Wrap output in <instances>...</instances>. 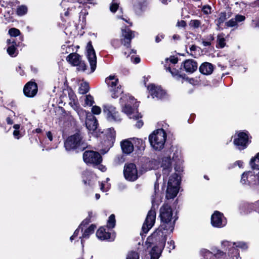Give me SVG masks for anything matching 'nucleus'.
<instances>
[{
    "instance_id": "nucleus-56",
    "label": "nucleus",
    "mask_w": 259,
    "mask_h": 259,
    "mask_svg": "<svg viewBox=\"0 0 259 259\" xmlns=\"http://www.w3.org/2000/svg\"><path fill=\"white\" fill-rule=\"evenodd\" d=\"M140 58H138V57H136V58H135V59H134V63H139V62H140Z\"/></svg>"
},
{
    "instance_id": "nucleus-26",
    "label": "nucleus",
    "mask_w": 259,
    "mask_h": 259,
    "mask_svg": "<svg viewBox=\"0 0 259 259\" xmlns=\"http://www.w3.org/2000/svg\"><path fill=\"white\" fill-rule=\"evenodd\" d=\"M96 228V226L95 224L91 225L89 228L86 229L83 233L82 234L81 237L80 238H89L91 234L94 233L95 229Z\"/></svg>"
},
{
    "instance_id": "nucleus-47",
    "label": "nucleus",
    "mask_w": 259,
    "mask_h": 259,
    "mask_svg": "<svg viewBox=\"0 0 259 259\" xmlns=\"http://www.w3.org/2000/svg\"><path fill=\"white\" fill-rule=\"evenodd\" d=\"M251 174L250 172H244L243 174L242 175V178H241V182L243 183V184H245L246 183V181L247 179V177H248V176Z\"/></svg>"
},
{
    "instance_id": "nucleus-32",
    "label": "nucleus",
    "mask_w": 259,
    "mask_h": 259,
    "mask_svg": "<svg viewBox=\"0 0 259 259\" xmlns=\"http://www.w3.org/2000/svg\"><path fill=\"white\" fill-rule=\"evenodd\" d=\"M92 212L90 211L89 213L88 217L81 222V223L80 224V225L79 226H80V227H81L82 226H85L88 225L90 223H91V218L92 217Z\"/></svg>"
},
{
    "instance_id": "nucleus-50",
    "label": "nucleus",
    "mask_w": 259,
    "mask_h": 259,
    "mask_svg": "<svg viewBox=\"0 0 259 259\" xmlns=\"http://www.w3.org/2000/svg\"><path fill=\"white\" fill-rule=\"evenodd\" d=\"M78 65H79L80 70L84 71L86 69V65L83 62H81V61H80V63Z\"/></svg>"
},
{
    "instance_id": "nucleus-35",
    "label": "nucleus",
    "mask_w": 259,
    "mask_h": 259,
    "mask_svg": "<svg viewBox=\"0 0 259 259\" xmlns=\"http://www.w3.org/2000/svg\"><path fill=\"white\" fill-rule=\"evenodd\" d=\"M84 101H85V104L88 106L92 105V104L94 102L93 97L90 95H88V96H85Z\"/></svg>"
},
{
    "instance_id": "nucleus-22",
    "label": "nucleus",
    "mask_w": 259,
    "mask_h": 259,
    "mask_svg": "<svg viewBox=\"0 0 259 259\" xmlns=\"http://www.w3.org/2000/svg\"><path fill=\"white\" fill-rule=\"evenodd\" d=\"M121 146L124 153L129 154L134 150L133 144L128 140L123 141L121 143Z\"/></svg>"
},
{
    "instance_id": "nucleus-8",
    "label": "nucleus",
    "mask_w": 259,
    "mask_h": 259,
    "mask_svg": "<svg viewBox=\"0 0 259 259\" xmlns=\"http://www.w3.org/2000/svg\"><path fill=\"white\" fill-rule=\"evenodd\" d=\"M105 81L110 88V91L112 93L111 96L113 98L117 97L119 95L122 93L120 87L119 86L117 88L115 87L117 85L118 79L115 76H109L106 78Z\"/></svg>"
},
{
    "instance_id": "nucleus-46",
    "label": "nucleus",
    "mask_w": 259,
    "mask_h": 259,
    "mask_svg": "<svg viewBox=\"0 0 259 259\" xmlns=\"http://www.w3.org/2000/svg\"><path fill=\"white\" fill-rule=\"evenodd\" d=\"M235 20L236 21V23L238 22H241L243 21L245 19V17L244 16L241 15H237L235 16Z\"/></svg>"
},
{
    "instance_id": "nucleus-42",
    "label": "nucleus",
    "mask_w": 259,
    "mask_h": 259,
    "mask_svg": "<svg viewBox=\"0 0 259 259\" xmlns=\"http://www.w3.org/2000/svg\"><path fill=\"white\" fill-rule=\"evenodd\" d=\"M92 111L95 114H99L101 112V109L99 106H94L92 108Z\"/></svg>"
},
{
    "instance_id": "nucleus-44",
    "label": "nucleus",
    "mask_w": 259,
    "mask_h": 259,
    "mask_svg": "<svg viewBox=\"0 0 259 259\" xmlns=\"http://www.w3.org/2000/svg\"><path fill=\"white\" fill-rule=\"evenodd\" d=\"M110 188V185L108 184L107 183H102L101 185L100 189L101 190L103 191H107L108 189Z\"/></svg>"
},
{
    "instance_id": "nucleus-31",
    "label": "nucleus",
    "mask_w": 259,
    "mask_h": 259,
    "mask_svg": "<svg viewBox=\"0 0 259 259\" xmlns=\"http://www.w3.org/2000/svg\"><path fill=\"white\" fill-rule=\"evenodd\" d=\"M27 12V8L26 7L24 6H21L18 8L17 9V14L19 15H23L25 14Z\"/></svg>"
},
{
    "instance_id": "nucleus-5",
    "label": "nucleus",
    "mask_w": 259,
    "mask_h": 259,
    "mask_svg": "<svg viewBox=\"0 0 259 259\" xmlns=\"http://www.w3.org/2000/svg\"><path fill=\"white\" fill-rule=\"evenodd\" d=\"M180 180V177L178 173L175 172L170 176L166 191L167 198L171 199L176 196L179 190Z\"/></svg>"
},
{
    "instance_id": "nucleus-48",
    "label": "nucleus",
    "mask_w": 259,
    "mask_h": 259,
    "mask_svg": "<svg viewBox=\"0 0 259 259\" xmlns=\"http://www.w3.org/2000/svg\"><path fill=\"white\" fill-rule=\"evenodd\" d=\"M225 254V253L224 251L221 250H217L216 252L214 253V256L216 257L219 258L223 256Z\"/></svg>"
},
{
    "instance_id": "nucleus-63",
    "label": "nucleus",
    "mask_w": 259,
    "mask_h": 259,
    "mask_svg": "<svg viewBox=\"0 0 259 259\" xmlns=\"http://www.w3.org/2000/svg\"><path fill=\"white\" fill-rule=\"evenodd\" d=\"M258 180H259V172L256 175Z\"/></svg>"
},
{
    "instance_id": "nucleus-27",
    "label": "nucleus",
    "mask_w": 259,
    "mask_h": 259,
    "mask_svg": "<svg viewBox=\"0 0 259 259\" xmlns=\"http://www.w3.org/2000/svg\"><path fill=\"white\" fill-rule=\"evenodd\" d=\"M116 225L115 216L114 214H111L108 218L107 225L105 226L108 230H111L115 227Z\"/></svg>"
},
{
    "instance_id": "nucleus-49",
    "label": "nucleus",
    "mask_w": 259,
    "mask_h": 259,
    "mask_svg": "<svg viewBox=\"0 0 259 259\" xmlns=\"http://www.w3.org/2000/svg\"><path fill=\"white\" fill-rule=\"evenodd\" d=\"M186 25V22L183 21V20H181L180 21H178V23H177V26L179 27H185Z\"/></svg>"
},
{
    "instance_id": "nucleus-14",
    "label": "nucleus",
    "mask_w": 259,
    "mask_h": 259,
    "mask_svg": "<svg viewBox=\"0 0 259 259\" xmlns=\"http://www.w3.org/2000/svg\"><path fill=\"white\" fill-rule=\"evenodd\" d=\"M88 58L90 64L91 72H94L96 67L97 58L91 42L88 45Z\"/></svg>"
},
{
    "instance_id": "nucleus-37",
    "label": "nucleus",
    "mask_w": 259,
    "mask_h": 259,
    "mask_svg": "<svg viewBox=\"0 0 259 259\" xmlns=\"http://www.w3.org/2000/svg\"><path fill=\"white\" fill-rule=\"evenodd\" d=\"M218 44L221 48H223L225 46V38L219 35L218 38Z\"/></svg>"
},
{
    "instance_id": "nucleus-2",
    "label": "nucleus",
    "mask_w": 259,
    "mask_h": 259,
    "mask_svg": "<svg viewBox=\"0 0 259 259\" xmlns=\"http://www.w3.org/2000/svg\"><path fill=\"white\" fill-rule=\"evenodd\" d=\"M160 225L158 228L169 234L172 233L175 228V222L178 217H175L174 220L172 222L173 211H160Z\"/></svg>"
},
{
    "instance_id": "nucleus-1",
    "label": "nucleus",
    "mask_w": 259,
    "mask_h": 259,
    "mask_svg": "<svg viewBox=\"0 0 259 259\" xmlns=\"http://www.w3.org/2000/svg\"><path fill=\"white\" fill-rule=\"evenodd\" d=\"M168 234L158 228L148 237L145 244L146 249L151 248L149 252L150 259L159 258L165 247Z\"/></svg>"
},
{
    "instance_id": "nucleus-24",
    "label": "nucleus",
    "mask_w": 259,
    "mask_h": 259,
    "mask_svg": "<svg viewBox=\"0 0 259 259\" xmlns=\"http://www.w3.org/2000/svg\"><path fill=\"white\" fill-rule=\"evenodd\" d=\"M199 70L204 74H210L213 71V66L210 63L206 62L200 66Z\"/></svg>"
},
{
    "instance_id": "nucleus-38",
    "label": "nucleus",
    "mask_w": 259,
    "mask_h": 259,
    "mask_svg": "<svg viewBox=\"0 0 259 259\" xmlns=\"http://www.w3.org/2000/svg\"><path fill=\"white\" fill-rule=\"evenodd\" d=\"M118 8V4L114 2L113 1L111 4V6L110 7V10L112 12H115L116 11Z\"/></svg>"
},
{
    "instance_id": "nucleus-11",
    "label": "nucleus",
    "mask_w": 259,
    "mask_h": 259,
    "mask_svg": "<svg viewBox=\"0 0 259 259\" xmlns=\"http://www.w3.org/2000/svg\"><path fill=\"white\" fill-rule=\"evenodd\" d=\"M83 158L87 163L99 164L102 161L100 154L93 151H85L83 153Z\"/></svg>"
},
{
    "instance_id": "nucleus-39",
    "label": "nucleus",
    "mask_w": 259,
    "mask_h": 259,
    "mask_svg": "<svg viewBox=\"0 0 259 259\" xmlns=\"http://www.w3.org/2000/svg\"><path fill=\"white\" fill-rule=\"evenodd\" d=\"M200 24V22L197 20H191L189 23V25L194 28H197Z\"/></svg>"
},
{
    "instance_id": "nucleus-4",
    "label": "nucleus",
    "mask_w": 259,
    "mask_h": 259,
    "mask_svg": "<svg viewBox=\"0 0 259 259\" xmlns=\"http://www.w3.org/2000/svg\"><path fill=\"white\" fill-rule=\"evenodd\" d=\"M151 146L156 150H160L164 147L166 140V134L163 130L154 131L149 137Z\"/></svg>"
},
{
    "instance_id": "nucleus-51",
    "label": "nucleus",
    "mask_w": 259,
    "mask_h": 259,
    "mask_svg": "<svg viewBox=\"0 0 259 259\" xmlns=\"http://www.w3.org/2000/svg\"><path fill=\"white\" fill-rule=\"evenodd\" d=\"M14 136L17 139H19L20 137V133L18 130H15L13 132Z\"/></svg>"
},
{
    "instance_id": "nucleus-19",
    "label": "nucleus",
    "mask_w": 259,
    "mask_h": 259,
    "mask_svg": "<svg viewBox=\"0 0 259 259\" xmlns=\"http://www.w3.org/2000/svg\"><path fill=\"white\" fill-rule=\"evenodd\" d=\"M122 37L121 39L122 44L127 49L130 46L131 41L134 37L133 33L130 30H122Z\"/></svg>"
},
{
    "instance_id": "nucleus-10",
    "label": "nucleus",
    "mask_w": 259,
    "mask_h": 259,
    "mask_svg": "<svg viewBox=\"0 0 259 259\" xmlns=\"http://www.w3.org/2000/svg\"><path fill=\"white\" fill-rule=\"evenodd\" d=\"M82 137L79 134H76L69 137L65 143V147L68 150L77 148L83 143L81 142Z\"/></svg>"
},
{
    "instance_id": "nucleus-41",
    "label": "nucleus",
    "mask_w": 259,
    "mask_h": 259,
    "mask_svg": "<svg viewBox=\"0 0 259 259\" xmlns=\"http://www.w3.org/2000/svg\"><path fill=\"white\" fill-rule=\"evenodd\" d=\"M226 25L228 27H233L237 25L236 21L235 20V19L232 18L231 20H230L229 21L226 22Z\"/></svg>"
},
{
    "instance_id": "nucleus-30",
    "label": "nucleus",
    "mask_w": 259,
    "mask_h": 259,
    "mask_svg": "<svg viewBox=\"0 0 259 259\" xmlns=\"http://www.w3.org/2000/svg\"><path fill=\"white\" fill-rule=\"evenodd\" d=\"M126 259H139V254L135 251L128 252Z\"/></svg>"
},
{
    "instance_id": "nucleus-59",
    "label": "nucleus",
    "mask_w": 259,
    "mask_h": 259,
    "mask_svg": "<svg viewBox=\"0 0 259 259\" xmlns=\"http://www.w3.org/2000/svg\"><path fill=\"white\" fill-rule=\"evenodd\" d=\"M196 46H192L190 48V50L191 51H195L196 50Z\"/></svg>"
},
{
    "instance_id": "nucleus-13",
    "label": "nucleus",
    "mask_w": 259,
    "mask_h": 259,
    "mask_svg": "<svg viewBox=\"0 0 259 259\" xmlns=\"http://www.w3.org/2000/svg\"><path fill=\"white\" fill-rule=\"evenodd\" d=\"M103 112L107 116L109 121H119L120 120L118 112L116 111L115 108L113 106H104Z\"/></svg>"
},
{
    "instance_id": "nucleus-23",
    "label": "nucleus",
    "mask_w": 259,
    "mask_h": 259,
    "mask_svg": "<svg viewBox=\"0 0 259 259\" xmlns=\"http://www.w3.org/2000/svg\"><path fill=\"white\" fill-rule=\"evenodd\" d=\"M67 61L74 66H77L80 63V57L76 53H71L67 57Z\"/></svg>"
},
{
    "instance_id": "nucleus-3",
    "label": "nucleus",
    "mask_w": 259,
    "mask_h": 259,
    "mask_svg": "<svg viewBox=\"0 0 259 259\" xmlns=\"http://www.w3.org/2000/svg\"><path fill=\"white\" fill-rule=\"evenodd\" d=\"M135 104L136 101L134 98L131 97H129L128 100L123 109V111L130 118H133L138 120L136 126L140 128L142 126L143 123L142 120H139V118H141L142 116L136 109L138 105H135Z\"/></svg>"
},
{
    "instance_id": "nucleus-58",
    "label": "nucleus",
    "mask_w": 259,
    "mask_h": 259,
    "mask_svg": "<svg viewBox=\"0 0 259 259\" xmlns=\"http://www.w3.org/2000/svg\"><path fill=\"white\" fill-rule=\"evenodd\" d=\"M14 128L15 129V130H18L20 128V125L16 124L14 125Z\"/></svg>"
},
{
    "instance_id": "nucleus-36",
    "label": "nucleus",
    "mask_w": 259,
    "mask_h": 259,
    "mask_svg": "<svg viewBox=\"0 0 259 259\" xmlns=\"http://www.w3.org/2000/svg\"><path fill=\"white\" fill-rule=\"evenodd\" d=\"M234 245H236L237 248L238 247L243 249H246L248 248L247 244L245 242H239L237 243V244L236 243H234Z\"/></svg>"
},
{
    "instance_id": "nucleus-17",
    "label": "nucleus",
    "mask_w": 259,
    "mask_h": 259,
    "mask_svg": "<svg viewBox=\"0 0 259 259\" xmlns=\"http://www.w3.org/2000/svg\"><path fill=\"white\" fill-rule=\"evenodd\" d=\"M148 89L153 97L162 98L166 95V92L160 87L156 86L153 84L149 85Z\"/></svg>"
},
{
    "instance_id": "nucleus-33",
    "label": "nucleus",
    "mask_w": 259,
    "mask_h": 259,
    "mask_svg": "<svg viewBox=\"0 0 259 259\" xmlns=\"http://www.w3.org/2000/svg\"><path fill=\"white\" fill-rule=\"evenodd\" d=\"M9 33L11 36L16 37L20 35V32L18 29L13 28L9 30Z\"/></svg>"
},
{
    "instance_id": "nucleus-52",
    "label": "nucleus",
    "mask_w": 259,
    "mask_h": 259,
    "mask_svg": "<svg viewBox=\"0 0 259 259\" xmlns=\"http://www.w3.org/2000/svg\"><path fill=\"white\" fill-rule=\"evenodd\" d=\"M80 228H81L80 226H79L78 228H77L74 232V233L73 235L74 236H75V238L78 235L79 232V230H80Z\"/></svg>"
},
{
    "instance_id": "nucleus-7",
    "label": "nucleus",
    "mask_w": 259,
    "mask_h": 259,
    "mask_svg": "<svg viewBox=\"0 0 259 259\" xmlns=\"http://www.w3.org/2000/svg\"><path fill=\"white\" fill-rule=\"evenodd\" d=\"M110 230L105 226H101L97 230L96 236L102 241H113L115 240L116 234L114 232H110Z\"/></svg>"
},
{
    "instance_id": "nucleus-54",
    "label": "nucleus",
    "mask_w": 259,
    "mask_h": 259,
    "mask_svg": "<svg viewBox=\"0 0 259 259\" xmlns=\"http://www.w3.org/2000/svg\"><path fill=\"white\" fill-rule=\"evenodd\" d=\"M7 43L8 45H10L11 44H15V40L14 39H8Z\"/></svg>"
},
{
    "instance_id": "nucleus-28",
    "label": "nucleus",
    "mask_w": 259,
    "mask_h": 259,
    "mask_svg": "<svg viewBox=\"0 0 259 259\" xmlns=\"http://www.w3.org/2000/svg\"><path fill=\"white\" fill-rule=\"evenodd\" d=\"M250 165L252 168L259 169V153L254 157L251 159Z\"/></svg>"
},
{
    "instance_id": "nucleus-61",
    "label": "nucleus",
    "mask_w": 259,
    "mask_h": 259,
    "mask_svg": "<svg viewBox=\"0 0 259 259\" xmlns=\"http://www.w3.org/2000/svg\"><path fill=\"white\" fill-rule=\"evenodd\" d=\"M95 196H96V199H99V198H100V195H99V194H96V195H95Z\"/></svg>"
},
{
    "instance_id": "nucleus-15",
    "label": "nucleus",
    "mask_w": 259,
    "mask_h": 259,
    "mask_svg": "<svg viewBox=\"0 0 259 259\" xmlns=\"http://www.w3.org/2000/svg\"><path fill=\"white\" fill-rule=\"evenodd\" d=\"M23 91L26 96L33 97L37 92V85L36 83L29 81L25 85Z\"/></svg>"
},
{
    "instance_id": "nucleus-53",
    "label": "nucleus",
    "mask_w": 259,
    "mask_h": 259,
    "mask_svg": "<svg viewBox=\"0 0 259 259\" xmlns=\"http://www.w3.org/2000/svg\"><path fill=\"white\" fill-rule=\"evenodd\" d=\"M225 20V16L222 14L219 18V22L220 23H222Z\"/></svg>"
},
{
    "instance_id": "nucleus-43",
    "label": "nucleus",
    "mask_w": 259,
    "mask_h": 259,
    "mask_svg": "<svg viewBox=\"0 0 259 259\" xmlns=\"http://www.w3.org/2000/svg\"><path fill=\"white\" fill-rule=\"evenodd\" d=\"M165 61L166 63H168L169 62H170L171 63L175 64L177 63L178 59H177V58H176L174 56H171L169 58L165 59Z\"/></svg>"
},
{
    "instance_id": "nucleus-40",
    "label": "nucleus",
    "mask_w": 259,
    "mask_h": 259,
    "mask_svg": "<svg viewBox=\"0 0 259 259\" xmlns=\"http://www.w3.org/2000/svg\"><path fill=\"white\" fill-rule=\"evenodd\" d=\"M202 11L205 14H210L211 12V8L209 5H205L203 7Z\"/></svg>"
},
{
    "instance_id": "nucleus-60",
    "label": "nucleus",
    "mask_w": 259,
    "mask_h": 259,
    "mask_svg": "<svg viewBox=\"0 0 259 259\" xmlns=\"http://www.w3.org/2000/svg\"><path fill=\"white\" fill-rule=\"evenodd\" d=\"M75 236H73V235H72L70 237V240L71 241H72L75 238Z\"/></svg>"
},
{
    "instance_id": "nucleus-25",
    "label": "nucleus",
    "mask_w": 259,
    "mask_h": 259,
    "mask_svg": "<svg viewBox=\"0 0 259 259\" xmlns=\"http://www.w3.org/2000/svg\"><path fill=\"white\" fill-rule=\"evenodd\" d=\"M228 254L230 259H238L240 256L238 249L234 246L229 248Z\"/></svg>"
},
{
    "instance_id": "nucleus-18",
    "label": "nucleus",
    "mask_w": 259,
    "mask_h": 259,
    "mask_svg": "<svg viewBox=\"0 0 259 259\" xmlns=\"http://www.w3.org/2000/svg\"><path fill=\"white\" fill-rule=\"evenodd\" d=\"M171 160L168 156H164L162 160L161 167H162V172L166 176H168L171 171Z\"/></svg>"
},
{
    "instance_id": "nucleus-29",
    "label": "nucleus",
    "mask_w": 259,
    "mask_h": 259,
    "mask_svg": "<svg viewBox=\"0 0 259 259\" xmlns=\"http://www.w3.org/2000/svg\"><path fill=\"white\" fill-rule=\"evenodd\" d=\"M89 84L87 82H82L80 83L79 91L80 94H83L89 91Z\"/></svg>"
},
{
    "instance_id": "nucleus-21",
    "label": "nucleus",
    "mask_w": 259,
    "mask_h": 259,
    "mask_svg": "<svg viewBox=\"0 0 259 259\" xmlns=\"http://www.w3.org/2000/svg\"><path fill=\"white\" fill-rule=\"evenodd\" d=\"M183 66L186 71L193 73L197 70L198 65L195 61L189 59L184 62Z\"/></svg>"
},
{
    "instance_id": "nucleus-9",
    "label": "nucleus",
    "mask_w": 259,
    "mask_h": 259,
    "mask_svg": "<svg viewBox=\"0 0 259 259\" xmlns=\"http://www.w3.org/2000/svg\"><path fill=\"white\" fill-rule=\"evenodd\" d=\"M125 178L130 181L136 180L140 174L138 172L136 166L133 163L127 164L124 169Z\"/></svg>"
},
{
    "instance_id": "nucleus-34",
    "label": "nucleus",
    "mask_w": 259,
    "mask_h": 259,
    "mask_svg": "<svg viewBox=\"0 0 259 259\" xmlns=\"http://www.w3.org/2000/svg\"><path fill=\"white\" fill-rule=\"evenodd\" d=\"M16 48L14 45L8 47L7 52L12 57L15 56Z\"/></svg>"
},
{
    "instance_id": "nucleus-16",
    "label": "nucleus",
    "mask_w": 259,
    "mask_h": 259,
    "mask_svg": "<svg viewBox=\"0 0 259 259\" xmlns=\"http://www.w3.org/2000/svg\"><path fill=\"white\" fill-rule=\"evenodd\" d=\"M247 142V136L243 132L238 133L237 137L234 140V144L238 146L239 149L244 148L246 146Z\"/></svg>"
},
{
    "instance_id": "nucleus-45",
    "label": "nucleus",
    "mask_w": 259,
    "mask_h": 259,
    "mask_svg": "<svg viewBox=\"0 0 259 259\" xmlns=\"http://www.w3.org/2000/svg\"><path fill=\"white\" fill-rule=\"evenodd\" d=\"M167 244L168 245L167 247L169 249V252H170L171 250H173L175 248V241L171 240L169 241H168Z\"/></svg>"
},
{
    "instance_id": "nucleus-12",
    "label": "nucleus",
    "mask_w": 259,
    "mask_h": 259,
    "mask_svg": "<svg viewBox=\"0 0 259 259\" xmlns=\"http://www.w3.org/2000/svg\"><path fill=\"white\" fill-rule=\"evenodd\" d=\"M224 214L220 211H214L211 217V224L216 228H222L226 225V221L223 220Z\"/></svg>"
},
{
    "instance_id": "nucleus-57",
    "label": "nucleus",
    "mask_w": 259,
    "mask_h": 259,
    "mask_svg": "<svg viewBox=\"0 0 259 259\" xmlns=\"http://www.w3.org/2000/svg\"><path fill=\"white\" fill-rule=\"evenodd\" d=\"M7 121L8 124H12L13 123L12 120L10 118H7Z\"/></svg>"
},
{
    "instance_id": "nucleus-20",
    "label": "nucleus",
    "mask_w": 259,
    "mask_h": 259,
    "mask_svg": "<svg viewBox=\"0 0 259 259\" xmlns=\"http://www.w3.org/2000/svg\"><path fill=\"white\" fill-rule=\"evenodd\" d=\"M86 126L91 131H94L97 127V121L96 118L91 113L87 115Z\"/></svg>"
},
{
    "instance_id": "nucleus-6",
    "label": "nucleus",
    "mask_w": 259,
    "mask_h": 259,
    "mask_svg": "<svg viewBox=\"0 0 259 259\" xmlns=\"http://www.w3.org/2000/svg\"><path fill=\"white\" fill-rule=\"evenodd\" d=\"M156 211H148L146 219L143 223L142 227V231L140 235L144 236V234H146L152 228L155 223Z\"/></svg>"
},
{
    "instance_id": "nucleus-62",
    "label": "nucleus",
    "mask_w": 259,
    "mask_h": 259,
    "mask_svg": "<svg viewBox=\"0 0 259 259\" xmlns=\"http://www.w3.org/2000/svg\"><path fill=\"white\" fill-rule=\"evenodd\" d=\"M209 45V42H204V46H208Z\"/></svg>"
},
{
    "instance_id": "nucleus-64",
    "label": "nucleus",
    "mask_w": 259,
    "mask_h": 259,
    "mask_svg": "<svg viewBox=\"0 0 259 259\" xmlns=\"http://www.w3.org/2000/svg\"><path fill=\"white\" fill-rule=\"evenodd\" d=\"M90 259H94L93 256H92Z\"/></svg>"
},
{
    "instance_id": "nucleus-55",
    "label": "nucleus",
    "mask_w": 259,
    "mask_h": 259,
    "mask_svg": "<svg viewBox=\"0 0 259 259\" xmlns=\"http://www.w3.org/2000/svg\"><path fill=\"white\" fill-rule=\"evenodd\" d=\"M47 137L50 139V141L52 140L53 137L51 132H49L47 133Z\"/></svg>"
}]
</instances>
